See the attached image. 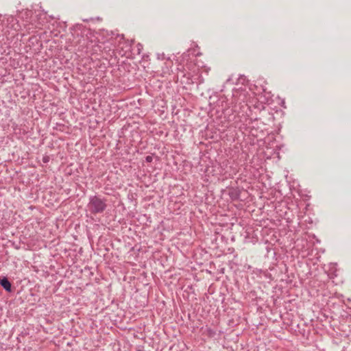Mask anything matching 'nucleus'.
I'll return each instance as SVG.
<instances>
[{"label": "nucleus", "mask_w": 351, "mask_h": 351, "mask_svg": "<svg viewBox=\"0 0 351 351\" xmlns=\"http://www.w3.org/2000/svg\"><path fill=\"white\" fill-rule=\"evenodd\" d=\"M106 208L105 201L99 197L93 196L90 198L88 204V210L93 214L102 213Z\"/></svg>", "instance_id": "obj_1"}, {"label": "nucleus", "mask_w": 351, "mask_h": 351, "mask_svg": "<svg viewBox=\"0 0 351 351\" xmlns=\"http://www.w3.org/2000/svg\"><path fill=\"white\" fill-rule=\"evenodd\" d=\"M0 285L7 291H11V284L7 278H4L0 280Z\"/></svg>", "instance_id": "obj_2"}, {"label": "nucleus", "mask_w": 351, "mask_h": 351, "mask_svg": "<svg viewBox=\"0 0 351 351\" xmlns=\"http://www.w3.org/2000/svg\"><path fill=\"white\" fill-rule=\"evenodd\" d=\"M152 160V156H148L146 157V161L151 162Z\"/></svg>", "instance_id": "obj_3"}]
</instances>
